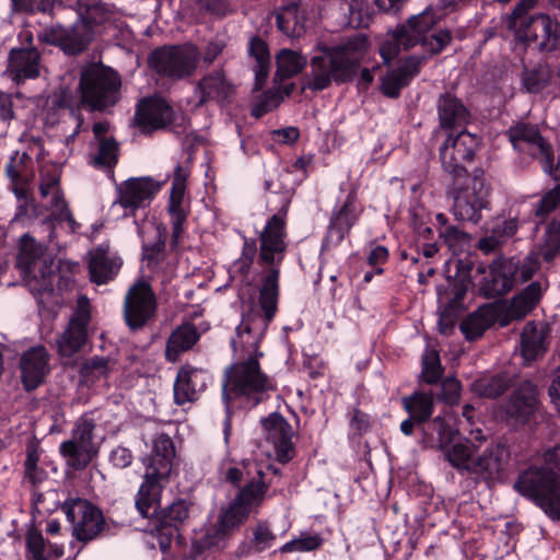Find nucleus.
<instances>
[{
    "mask_svg": "<svg viewBox=\"0 0 560 560\" xmlns=\"http://www.w3.org/2000/svg\"><path fill=\"white\" fill-rule=\"evenodd\" d=\"M176 451L173 440L165 433L153 440L150 456L143 459L145 472L136 494L135 505L143 518L149 520L151 532L155 535L160 550L166 555L172 542L183 540L182 528L189 517L190 503L176 499L162 508L161 497L170 480Z\"/></svg>",
    "mask_w": 560,
    "mask_h": 560,
    "instance_id": "nucleus-1",
    "label": "nucleus"
},
{
    "mask_svg": "<svg viewBox=\"0 0 560 560\" xmlns=\"http://www.w3.org/2000/svg\"><path fill=\"white\" fill-rule=\"evenodd\" d=\"M429 429L436 434L438 446L451 466L462 475H472L477 482L494 481L509 464L510 448L503 443H492L472 459L475 444L468 439H462L459 431L441 416L431 421Z\"/></svg>",
    "mask_w": 560,
    "mask_h": 560,
    "instance_id": "nucleus-2",
    "label": "nucleus"
},
{
    "mask_svg": "<svg viewBox=\"0 0 560 560\" xmlns=\"http://www.w3.org/2000/svg\"><path fill=\"white\" fill-rule=\"evenodd\" d=\"M226 462L232 466L224 471V481L237 488L238 492L219 515L215 532L222 538L230 536L248 520L253 509L261 505L269 489L262 465L257 460L246 458L236 462L228 458Z\"/></svg>",
    "mask_w": 560,
    "mask_h": 560,
    "instance_id": "nucleus-3",
    "label": "nucleus"
},
{
    "mask_svg": "<svg viewBox=\"0 0 560 560\" xmlns=\"http://www.w3.org/2000/svg\"><path fill=\"white\" fill-rule=\"evenodd\" d=\"M369 44L365 34H357L341 45L323 46L320 54L311 59V73L304 88L319 92L328 89L332 82H352L360 71Z\"/></svg>",
    "mask_w": 560,
    "mask_h": 560,
    "instance_id": "nucleus-4",
    "label": "nucleus"
},
{
    "mask_svg": "<svg viewBox=\"0 0 560 560\" xmlns=\"http://www.w3.org/2000/svg\"><path fill=\"white\" fill-rule=\"evenodd\" d=\"M271 389H273L271 380L262 372L259 360L255 358L238 360L226 370L222 383L225 443H229L232 431L233 401L244 399L248 406L256 407L268 398V392Z\"/></svg>",
    "mask_w": 560,
    "mask_h": 560,
    "instance_id": "nucleus-5",
    "label": "nucleus"
},
{
    "mask_svg": "<svg viewBox=\"0 0 560 560\" xmlns=\"http://www.w3.org/2000/svg\"><path fill=\"white\" fill-rule=\"evenodd\" d=\"M280 292L258 287V306L260 312L249 308L242 313L241 323L235 328V336L230 345L238 360L264 357L260 345L269 325L273 322L279 310Z\"/></svg>",
    "mask_w": 560,
    "mask_h": 560,
    "instance_id": "nucleus-6",
    "label": "nucleus"
},
{
    "mask_svg": "<svg viewBox=\"0 0 560 560\" xmlns=\"http://www.w3.org/2000/svg\"><path fill=\"white\" fill-rule=\"evenodd\" d=\"M290 199L284 198L277 213L272 214L259 233L258 287L280 292L281 265L288 250L287 214Z\"/></svg>",
    "mask_w": 560,
    "mask_h": 560,
    "instance_id": "nucleus-7",
    "label": "nucleus"
},
{
    "mask_svg": "<svg viewBox=\"0 0 560 560\" xmlns=\"http://www.w3.org/2000/svg\"><path fill=\"white\" fill-rule=\"evenodd\" d=\"M514 489L539 508L551 521L560 522V475L551 466H529L521 471Z\"/></svg>",
    "mask_w": 560,
    "mask_h": 560,
    "instance_id": "nucleus-8",
    "label": "nucleus"
},
{
    "mask_svg": "<svg viewBox=\"0 0 560 560\" xmlns=\"http://www.w3.org/2000/svg\"><path fill=\"white\" fill-rule=\"evenodd\" d=\"M452 211L457 221L478 223L481 210L489 205L490 186L486 183L482 168H476L471 176L453 179Z\"/></svg>",
    "mask_w": 560,
    "mask_h": 560,
    "instance_id": "nucleus-9",
    "label": "nucleus"
},
{
    "mask_svg": "<svg viewBox=\"0 0 560 560\" xmlns=\"http://www.w3.org/2000/svg\"><path fill=\"white\" fill-rule=\"evenodd\" d=\"M199 51L192 44H174L155 47L148 56L150 70L173 81L184 80L194 74Z\"/></svg>",
    "mask_w": 560,
    "mask_h": 560,
    "instance_id": "nucleus-10",
    "label": "nucleus"
},
{
    "mask_svg": "<svg viewBox=\"0 0 560 560\" xmlns=\"http://www.w3.org/2000/svg\"><path fill=\"white\" fill-rule=\"evenodd\" d=\"M79 88L84 106L92 112H105L119 101L121 80L115 71L93 68L81 74Z\"/></svg>",
    "mask_w": 560,
    "mask_h": 560,
    "instance_id": "nucleus-11",
    "label": "nucleus"
},
{
    "mask_svg": "<svg viewBox=\"0 0 560 560\" xmlns=\"http://www.w3.org/2000/svg\"><path fill=\"white\" fill-rule=\"evenodd\" d=\"M509 30L517 43L539 52H552L560 46V22L546 13L532 14Z\"/></svg>",
    "mask_w": 560,
    "mask_h": 560,
    "instance_id": "nucleus-12",
    "label": "nucleus"
},
{
    "mask_svg": "<svg viewBox=\"0 0 560 560\" xmlns=\"http://www.w3.org/2000/svg\"><path fill=\"white\" fill-rule=\"evenodd\" d=\"M95 20L79 14V19L69 27L60 24L45 27L39 34L40 43L59 47L66 55L75 56L85 51L93 40Z\"/></svg>",
    "mask_w": 560,
    "mask_h": 560,
    "instance_id": "nucleus-13",
    "label": "nucleus"
},
{
    "mask_svg": "<svg viewBox=\"0 0 560 560\" xmlns=\"http://www.w3.org/2000/svg\"><path fill=\"white\" fill-rule=\"evenodd\" d=\"M475 268V260L470 256L455 260V275L448 276L450 294L446 305L439 315V330L443 335H451L457 320V312L463 307V301L472 285L471 272Z\"/></svg>",
    "mask_w": 560,
    "mask_h": 560,
    "instance_id": "nucleus-14",
    "label": "nucleus"
},
{
    "mask_svg": "<svg viewBox=\"0 0 560 560\" xmlns=\"http://www.w3.org/2000/svg\"><path fill=\"white\" fill-rule=\"evenodd\" d=\"M61 510L72 525V535L83 544L96 539L106 528L102 511L86 499L69 498Z\"/></svg>",
    "mask_w": 560,
    "mask_h": 560,
    "instance_id": "nucleus-15",
    "label": "nucleus"
},
{
    "mask_svg": "<svg viewBox=\"0 0 560 560\" xmlns=\"http://www.w3.org/2000/svg\"><path fill=\"white\" fill-rule=\"evenodd\" d=\"M158 301L152 285L138 280L127 291L124 300L122 316L131 332L141 330L156 316Z\"/></svg>",
    "mask_w": 560,
    "mask_h": 560,
    "instance_id": "nucleus-16",
    "label": "nucleus"
},
{
    "mask_svg": "<svg viewBox=\"0 0 560 560\" xmlns=\"http://www.w3.org/2000/svg\"><path fill=\"white\" fill-rule=\"evenodd\" d=\"M478 145V138L465 129L456 136L450 133L440 148V160L443 170L453 179L468 177L464 163L474 160Z\"/></svg>",
    "mask_w": 560,
    "mask_h": 560,
    "instance_id": "nucleus-17",
    "label": "nucleus"
},
{
    "mask_svg": "<svg viewBox=\"0 0 560 560\" xmlns=\"http://www.w3.org/2000/svg\"><path fill=\"white\" fill-rule=\"evenodd\" d=\"M94 429L95 422L93 419L85 416L81 417L72 429V438L59 445L60 455L72 469H85L96 455L93 446Z\"/></svg>",
    "mask_w": 560,
    "mask_h": 560,
    "instance_id": "nucleus-18",
    "label": "nucleus"
},
{
    "mask_svg": "<svg viewBox=\"0 0 560 560\" xmlns=\"http://www.w3.org/2000/svg\"><path fill=\"white\" fill-rule=\"evenodd\" d=\"M436 21L432 13L423 11L409 18L412 39L421 45L428 59L440 55L453 40V33L448 28H434Z\"/></svg>",
    "mask_w": 560,
    "mask_h": 560,
    "instance_id": "nucleus-19",
    "label": "nucleus"
},
{
    "mask_svg": "<svg viewBox=\"0 0 560 560\" xmlns=\"http://www.w3.org/2000/svg\"><path fill=\"white\" fill-rule=\"evenodd\" d=\"M91 305L86 296H80L68 326L57 340L58 353L70 358L83 349L89 338Z\"/></svg>",
    "mask_w": 560,
    "mask_h": 560,
    "instance_id": "nucleus-20",
    "label": "nucleus"
},
{
    "mask_svg": "<svg viewBox=\"0 0 560 560\" xmlns=\"http://www.w3.org/2000/svg\"><path fill=\"white\" fill-rule=\"evenodd\" d=\"M175 121V112L170 103L160 95L141 98L133 116V126L142 135H152L154 131L167 128Z\"/></svg>",
    "mask_w": 560,
    "mask_h": 560,
    "instance_id": "nucleus-21",
    "label": "nucleus"
},
{
    "mask_svg": "<svg viewBox=\"0 0 560 560\" xmlns=\"http://www.w3.org/2000/svg\"><path fill=\"white\" fill-rule=\"evenodd\" d=\"M361 213L362 209L357 207V192L351 190L342 205H336L331 210L323 248L339 246L359 222Z\"/></svg>",
    "mask_w": 560,
    "mask_h": 560,
    "instance_id": "nucleus-22",
    "label": "nucleus"
},
{
    "mask_svg": "<svg viewBox=\"0 0 560 560\" xmlns=\"http://www.w3.org/2000/svg\"><path fill=\"white\" fill-rule=\"evenodd\" d=\"M260 423L268 441L273 444L277 460L282 465L290 463L295 456L291 423L279 412L261 418Z\"/></svg>",
    "mask_w": 560,
    "mask_h": 560,
    "instance_id": "nucleus-23",
    "label": "nucleus"
},
{
    "mask_svg": "<svg viewBox=\"0 0 560 560\" xmlns=\"http://www.w3.org/2000/svg\"><path fill=\"white\" fill-rule=\"evenodd\" d=\"M159 189L151 177H130L117 186L116 202L135 214L138 209L150 205Z\"/></svg>",
    "mask_w": 560,
    "mask_h": 560,
    "instance_id": "nucleus-24",
    "label": "nucleus"
},
{
    "mask_svg": "<svg viewBox=\"0 0 560 560\" xmlns=\"http://www.w3.org/2000/svg\"><path fill=\"white\" fill-rule=\"evenodd\" d=\"M515 265L505 257H497L489 265V273L480 282V294L487 299L504 296L514 287Z\"/></svg>",
    "mask_w": 560,
    "mask_h": 560,
    "instance_id": "nucleus-25",
    "label": "nucleus"
},
{
    "mask_svg": "<svg viewBox=\"0 0 560 560\" xmlns=\"http://www.w3.org/2000/svg\"><path fill=\"white\" fill-rule=\"evenodd\" d=\"M538 388L532 381L521 382L511 393L505 412L516 423L530 421L538 406Z\"/></svg>",
    "mask_w": 560,
    "mask_h": 560,
    "instance_id": "nucleus-26",
    "label": "nucleus"
},
{
    "mask_svg": "<svg viewBox=\"0 0 560 560\" xmlns=\"http://www.w3.org/2000/svg\"><path fill=\"white\" fill-rule=\"evenodd\" d=\"M20 368L24 389H36L49 373V354L46 348L37 346L25 351L21 357Z\"/></svg>",
    "mask_w": 560,
    "mask_h": 560,
    "instance_id": "nucleus-27",
    "label": "nucleus"
},
{
    "mask_svg": "<svg viewBox=\"0 0 560 560\" xmlns=\"http://www.w3.org/2000/svg\"><path fill=\"white\" fill-rule=\"evenodd\" d=\"M506 136L515 149L523 150L527 147L532 155H539L548 162L552 160V149L536 126L517 122L509 128Z\"/></svg>",
    "mask_w": 560,
    "mask_h": 560,
    "instance_id": "nucleus-28",
    "label": "nucleus"
},
{
    "mask_svg": "<svg viewBox=\"0 0 560 560\" xmlns=\"http://www.w3.org/2000/svg\"><path fill=\"white\" fill-rule=\"evenodd\" d=\"M436 112L441 129L447 131L465 128L471 119L470 112L463 101L450 92L439 96Z\"/></svg>",
    "mask_w": 560,
    "mask_h": 560,
    "instance_id": "nucleus-29",
    "label": "nucleus"
},
{
    "mask_svg": "<svg viewBox=\"0 0 560 560\" xmlns=\"http://www.w3.org/2000/svg\"><path fill=\"white\" fill-rule=\"evenodd\" d=\"M40 54L35 47L12 48L8 59V70L16 83L39 77Z\"/></svg>",
    "mask_w": 560,
    "mask_h": 560,
    "instance_id": "nucleus-30",
    "label": "nucleus"
},
{
    "mask_svg": "<svg viewBox=\"0 0 560 560\" xmlns=\"http://www.w3.org/2000/svg\"><path fill=\"white\" fill-rule=\"evenodd\" d=\"M205 372L201 369L185 365L182 366L174 382V402L183 406L196 399L197 387H205Z\"/></svg>",
    "mask_w": 560,
    "mask_h": 560,
    "instance_id": "nucleus-31",
    "label": "nucleus"
},
{
    "mask_svg": "<svg viewBox=\"0 0 560 560\" xmlns=\"http://www.w3.org/2000/svg\"><path fill=\"white\" fill-rule=\"evenodd\" d=\"M246 533V538L236 548L240 558L268 550L277 538L266 521H258L255 526L247 528Z\"/></svg>",
    "mask_w": 560,
    "mask_h": 560,
    "instance_id": "nucleus-32",
    "label": "nucleus"
},
{
    "mask_svg": "<svg viewBox=\"0 0 560 560\" xmlns=\"http://www.w3.org/2000/svg\"><path fill=\"white\" fill-rule=\"evenodd\" d=\"M122 261L117 256H109L107 250L97 247L89 261L90 280L98 285L106 284L118 273Z\"/></svg>",
    "mask_w": 560,
    "mask_h": 560,
    "instance_id": "nucleus-33",
    "label": "nucleus"
},
{
    "mask_svg": "<svg viewBox=\"0 0 560 560\" xmlns=\"http://www.w3.org/2000/svg\"><path fill=\"white\" fill-rule=\"evenodd\" d=\"M415 46L416 42L412 39L408 19L406 23L397 25L395 30L388 33V38L380 44L378 52L384 65L388 66L401 49L409 50Z\"/></svg>",
    "mask_w": 560,
    "mask_h": 560,
    "instance_id": "nucleus-34",
    "label": "nucleus"
},
{
    "mask_svg": "<svg viewBox=\"0 0 560 560\" xmlns=\"http://www.w3.org/2000/svg\"><path fill=\"white\" fill-rule=\"evenodd\" d=\"M401 406L408 416L418 421L419 425H425L430 434L429 420L434 412V395L432 392L416 390L401 399Z\"/></svg>",
    "mask_w": 560,
    "mask_h": 560,
    "instance_id": "nucleus-35",
    "label": "nucleus"
},
{
    "mask_svg": "<svg viewBox=\"0 0 560 560\" xmlns=\"http://www.w3.org/2000/svg\"><path fill=\"white\" fill-rule=\"evenodd\" d=\"M26 560H48L46 557V547L48 556L60 558L63 556V546L46 541L42 530L34 521L27 525L25 534Z\"/></svg>",
    "mask_w": 560,
    "mask_h": 560,
    "instance_id": "nucleus-36",
    "label": "nucleus"
},
{
    "mask_svg": "<svg viewBox=\"0 0 560 560\" xmlns=\"http://www.w3.org/2000/svg\"><path fill=\"white\" fill-rule=\"evenodd\" d=\"M434 220V229L439 235V242L447 246L453 254L462 252L469 244V234L459 226L450 223L446 214L435 213Z\"/></svg>",
    "mask_w": 560,
    "mask_h": 560,
    "instance_id": "nucleus-37",
    "label": "nucleus"
},
{
    "mask_svg": "<svg viewBox=\"0 0 560 560\" xmlns=\"http://www.w3.org/2000/svg\"><path fill=\"white\" fill-rule=\"evenodd\" d=\"M200 92V104L209 101L224 102L233 93L232 85L226 81L222 71H213L205 75L197 85Z\"/></svg>",
    "mask_w": 560,
    "mask_h": 560,
    "instance_id": "nucleus-38",
    "label": "nucleus"
},
{
    "mask_svg": "<svg viewBox=\"0 0 560 560\" xmlns=\"http://www.w3.org/2000/svg\"><path fill=\"white\" fill-rule=\"evenodd\" d=\"M200 334L191 323H184L172 331L166 342V358L175 359L179 353L190 350L199 340Z\"/></svg>",
    "mask_w": 560,
    "mask_h": 560,
    "instance_id": "nucleus-39",
    "label": "nucleus"
},
{
    "mask_svg": "<svg viewBox=\"0 0 560 560\" xmlns=\"http://www.w3.org/2000/svg\"><path fill=\"white\" fill-rule=\"evenodd\" d=\"M243 246L241 255L235 259L231 266L230 273L240 277L242 282L246 285L250 284L249 275L254 265L255 258H258L257 240L242 235Z\"/></svg>",
    "mask_w": 560,
    "mask_h": 560,
    "instance_id": "nucleus-40",
    "label": "nucleus"
},
{
    "mask_svg": "<svg viewBox=\"0 0 560 560\" xmlns=\"http://www.w3.org/2000/svg\"><path fill=\"white\" fill-rule=\"evenodd\" d=\"M521 351L527 361L536 360L546 351L545 334L538 330L534 320L526 323L521 334Z\"/></svg>",
    "mask_w": 560,
    "mask_h": 560,
    "instance_id": "nucleus-41",
    "label": "nucleus"
},
{
    "mask_svg": "<svg viewBox=\"0 0 560 560\" xmlns=\"http://www.w3.org/2000/svg\"><path fill=\"white\" fill-rule=\"evenodd\" d=\"M30 160L31 158L27 153L24 152L20 155L19 151H14L5 165V175L12 183V191L16 198V201L34 197L27 184L23 182L21 171L18 167V164L24 165Z\"/></svg>",
    "mask_w": 560,
    "mask_h": 560,
    "instance_id": "nucleus-42",
    "label": "nucleus"
},
{
    "mask_svg": "<svg viewBox=\"0 0 560 560\" xmlns=\"http://www.w3.org/2000/svg\"><path fill=\"white\" fill-rule=\"evenodd\" d=\"M552 79V71L548 65L537 63L534 67H524L521 72L523 89L530 94L542 92Z\"/></svg>",
    "mask_w": 560,
    "mask_h": 560,
    "instance_id": "nucleus-43",
    "label": "nucleus"
},
{
    "mask_svg": "<svg viewBox=\"0 0 560 560\" xmlns=\"http://www.w3.org/2000/svg\"><path fill=\"white\" fill-rule=\"evenodd\" d=\"M510 386L508 375L494 374L476 380L472 384V390L482 398L494 399L508 392Z\"/></svg>",
    "mask_w": 560,
    "mask_h": 560,
    "instance_id": "nucleus-44",
    "label": "nucleus"
},
{
    "mask_svg": "<svg viewBox=\"0 0 560 560\" xmlns=\"http://www.w3.org/2000/svg\"><path fill=\"white\" fill-rule=\"evenodd\" d=\"M119 159L118 142L113 138H101L98 141V150L93 158V166L100 170H109L114 177V167Z\"/></svg>",
    "mask_w": 560,
    "mask_h": 560,
    "instance_id": "nucleus-45",
    "label": "nucleus"
},
{
    "mask_svg": "<svg viewBox=\"0 0 560 560\" xmlns=\"http://www.w3.org/2000/svg\"><path fill=\"white\" fill-rule=\"evenodd\" d=\"M410 225L415 233L425 241L434 240V224L432 214L422 205L413 206L410 211Z\"/></svg>",
    "mask_w": 560,
    "mask_h": 560,
    "instance_id": "nucleus-46",
    "label": "nucleus"
},
{
    "mask_svg": "<svg viewBox=\"0 0 560 560\" xmlns=\"http://www.w3.org/2000/svg\"><path fill=\"white\" fill-rule=\"evenodd\" d=\"M109 372V359L98 355L86 359L79 369V375L85 384H94L102 377H107Z\"/></svg>",
    "mask_w": 560,
    "mask_h": 560,
    "instance_id": "nucleus-47",
    "label": "nucleus"
},
{
    "mask_svg": "<svg viewBox=\"0 0 560 560\" xmlns=\"http://www.w3.org/2000/svg\"><path fill=\"white\" fill-rule=\"evenodd\" d=\"M277 72L282 79H290L299 74L306 65V59L291 49H282L276 59Z\"/></svg>",
    "mask_w": 560,
    "mask_h": 560,
    "instance_id": "nucleus-48",
    "label": "nucleus"
},
{
    "mask_svg": "<svg viewBox=\"0 0 560 560\" xmlns=\"http://www.w3.org/2000/svg\"><path fill=\"white\" fill-rule=\"evenodd\" d=\"M278 28L287 35H295L300 26V3L288 0L283 3L276 16Z\"/></svg>",
    "mask_w": 560,
    "mask_h": 560,
    "instance_id": "nucleus-49",
    "label": "nucleus"
},
{
    "mask_svg": "<svg viewBox=\"0 0 560 560\" xmlns=\"http://www.w3.org/2000/svg\"><path fill=\"white\" fill-rule=\"evenodd\" d=\"M347 26L351 28L369 27L373 19L366 0H351L346 3Z\"/></svg>",
    "mask_w": 560,
    "mask_h": 560,
    "instance_id": "nucleus-50",
    "label": "nucleus"
},
{
    "mask_svg": "<svg viewBox=\"0 0 560 560\" xmlns=\"http://www.w3.org/2000/svg\"><path fill=\"white\" fill-rule=\"evenodd\" d=\"M74 0H11L13 11L51 13L55 8L72 7Z\"/></svg>",
    "mask_w": 560,
    "mask_h": 560,
    "instance_id": "nucleus-51",
    "label": "nucleus"
},
{
    "mask_svg": "<svg viewBox=\"0 0 560 560\" xmlns=\"http://www.w3.org/2000/svg\"><path fill=\"white\" fill-rule=\"evenodd\" d=\"M323 545L324 538L319 534L302 533L298 538H294L282 545L279 549V552H311L319 550Z\"/></svg>",
    "mask_w": 560,
    "mask_h": 560,
    "instance_id": "nucleus-52",
    "label": "nucleus"
},
{
    "mask_svg": "<svg viewBox=\"0 0 560 560\" xmlns=\"http://www.w3.org/2000/svg\"><path fill=\"white\" fill-rule=\"evenodd\" d=\"M40 255V248L37 246L35 240L28 234H24L21 237L18 266L25 271H31Z\"/></svg>",
    "mask_w": 560,
    "mask_h": 560,
    "instance_id": "nucleus-53",
    "label": "nucleus"
},
{
    "mask_svg": "<svg viewBox=\"0 0 560 560\" xmlns=\"http://www.w3.org/2000/svg\"><path fill=\"white\" fill-rule=\"evenodd\" d=\"M39 455L36 450H27L24 462V479L33 487H37L47 478V472L38 466Z\"/></svg>",
    "mask_w": 560,
    "mask_h": 560,
    "instance_id": "nucleus-54",
    "label": "nucleus"
},
{
    "mask_svg": "<svg viewBox=\"0 0 560 560\" xmlns=\"http://www.w3.org/2000/svg\"><path fill=\"white\" fill-rule=\"evenodd\" d=\"M167 213L171 218L172 236L170 247L175 250L178 247L179 240L185 232V223L189 215V209L186 208H167Z\"/></svg>",
    "mask_w": 560,
    "mask_h": 560,
    "instance_id": "nucleus-55",
    "label": "nucleus"
},
{
    "mask_svg": "<svg viewBox=\"0 0 560 560\" xmlns=\"http://www.w3.org/2000/svg\"><path fill=\"white\" fill-rule=\"evenodd\" d=\"M410 84L396 69L388 71L381 82V92L389 98H398L401 90Z\"/></svg>",
    "mask_w": 560,
    "mask_h": 560,
    "instance_id": "nucleus-56",
    "label": "nucleus"
},
{
    "mask_svg": "<svg viewBox=\"0 0 560 560\" xmlns=\"http://www.w3.org/2000/svg\"><path fill=\"white\" fill-rule=\"evenodd\" d=\"M506 260H511L516 267V270L513 272L514 283L516 281L527 282L540 268V264L534 255L526 256L523 261L514 257L506 258Z\"/></svg>",
    "mask_w": 560,
    "mask_h": 560,
    "instance_id": "nucleus-57",
    "label": "nucleus"
},
{
    "mask_svg": "<svg viewBox=\"0 0 560 560\" xmlns=\"http://www.w3.org/2000/svg\"><path fill=\"white\" fill-rule=\"evenodd\" d=\"M280 101L281 96L277 92L267 90L262 92L254 102L250 109V115L256 119H260L273 108L278 107Z\"/></svg>",
    "mask_w": 560,
    "mask_h": 560,
    "instance_id": "nucleus-58",
    "label": "nucleus"
},
{
    "mask_svg": "<svg viewBox=\"0 0 560 560\" xmlns=\"http://www.w3.org/2000/svg\"><path fill=\"white\" fill-rule=\"evenodd\" d=\"M540 253L546 262L552 261L560 254V226L548 228Z\"/></svg>",
    "mask_w": 560,
    "mask_h": 560,
    "instance_id": "nucleus-59",
    "label": "nucleus"
},
{
    "mask_svg": "<svg viewBox=\"0 0 560 560\" xmlns=\"http://www.w3.org/2000/svg\"><path fill=\"white\" fill-rule=\"evenodd\" d=\"M428 56L422 55H410L401 60V63L395 68L408 82L411 83L415 77H417L422 66L428 61Z\"/></svg>",
    "mask_w": 560,
    "mask_h": 560,
    "instance_id": "nucleus-60",
    "label": "nucleus"
},
{
    "mask_svg": "<svg viewBox=\"0 0 560 560\" xmlns=\"http://www.w3.org/2000/svg\"><path fill=\"white\" fill-rule=\"evenodd\" d=\"M560 205V185H557L549 190L542 198L534 206V214L536 218L544 219L550 212L557 209Z\"/></svg>",
    "mask_w": 560,
    "mask_h": 560,
    "instance_id": "nucleus-61",
    "label": "nucleus"
},
{
    "mask_svg": "<svg viewBox=\"0 0 560 560\" xmlns=\"http://www.w3.org/2000/svg\"><path fill=\"white\" fill-rule=\"evenodd\" d=\"M443 369L438 353L422 361L421 377L429 385L438 384L442 377Z\"/></svg>",
    "mask_w": 560,
    "mask_h": 560,
    "instance_id": "nucleus-62",
    "label": "nucleus"
},
{
    "mask_svg": "<svg viewBox=\"0 0 560 560\" xmlns=\"http://www.w3.org/2000/svg\"><path fill=\"white\" fill-rule=\"evenodd\" d=\"M460 382L456 377H446L440 384V390L435 397L446 404L453 405L457 402L460 396Z\"/></svg>",
    "mask_w": 560,
    "mask_h": 560,
    "instance_id": "nucleus-63",
    "label": "nucleus"
},
{
    "mask_svg": "<svg viewBox=\"0 0 560 560\" xmlns=\"http://www.w3.org/2000/svg\"><path fill=\"white\" fill-rule=\"evenodd\" d=\"M459 330L464 335L465 339L471 342L481 338L487 328L480 323L478 316H475L474 313H471L462 320L459 324Z\"/></svg>",
    "mask_w": 560,
    "mask_h": 560,
    "instance_id": "nucleus-64",
    "label": "nucleus"
}]
</instances>
